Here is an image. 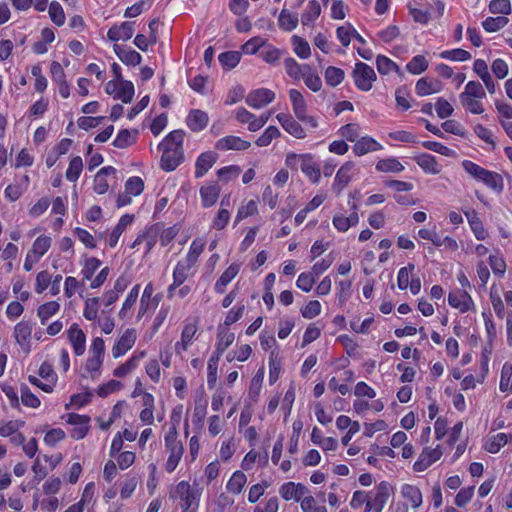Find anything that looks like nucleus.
Returning <instances> with one entry per match:
<instances>
[{
	"label": "nucleus",
	"instance_id": "1",
	"mask_svg": "<svg viewBox=\"0 0 512 512\" xmlns=\"http://www.w3.org/2000/svg\"><path fill=\"white\" fill-rule=\"evenodd\" d=\"M105 357V342L101 337H94L88 350V356L80 368L84 379L98 380L102 375Z\"/></svg>",
	"mask_w": 512,
	"mask_h": 512
},
{
	"label": "nucleus",
	"instance_id": "2",
	"mask_svg": "<svg viewBox=\"0 0 512 512\" xmlns=\"http://www.w3.org/2000/svg\"><path fill=\"white\" fill-rule=\"evenodd\" d=\"M486 98L485 90L478 81H469L464 91L459 94V102L465 112L482 115L485 112L483 100Z\"/></svg>",
	"mask_w": 512,
	"mask_h": 512
},
{
	"label": "nucleus",
	"instance_id": "3",
	"mask_svg": "<svg viewBox=\"0 0 512 512\" xmlns=\"http://www.w3.org/2000/svg\"><path fill=\"white\" fill-rule=\"evenodd\" d=\"M285 164L290 168H299L314 184L319 183L321 180L320 166L310 154H288L286 156Z\"/></svg>",
	"mask_w": 512,
	"mask_h": 512
},
{
	"label": "nucleus",
	"instance_id": "4",
	"mask_svg": "<svg viewBox=\"0 0 512 512\" xmlns=\"http://www.w3.org/2000/svg\"><path fill=\"white\" fill-rule=\"evenodd\" d=\"M52 237L47 234L39 235L28 250L23 268L25 271H31L41 258L49 251L52 246Z\"/></svg>",
	"mask_w": 512,
	"mask_h": 512
},
{
	"label": "nucleus",
	"instance_id": "5",
	"mask_svg": "<svg viewBox=\"0 0 512 512\" xmlns=\"http://www.w3.org/2000/svg\"><path fill=\"white\" fill-rule=\"evenodd\" d=\"M165 448L168 453V457L165 462V470L168 473H172L179 465L184 452V447L181 441L178 439V435L175 429L166 434Z\"/></svg>",
	"mask_w": 512,
	"mask_h": 512
},
{
	"label": "nucleus",
	"instance_id": "6",
	"mask_svg": "<svg viewBox=\"0 0 512 512\" xmlns=\"http://www.w3.org/2000/svg\"><path fill=\"white\" fill-rule=\"evenodd\" d=\"M393 492L392 486L382 481L372 490L368 491V505L364 512H382Z\"/></svg>",
	"mask_w": 512,
	"mask_h": 512
},
{
	"label": "nucleus",
	"instance_id": "7",
	"mask_svg": "<svg viewBox=\"0 0 512 512\" xmlns=\"http://www.w3.org/2000/svg\"><path fill=\"white\" fill-rule=\"evenodd\" d=\"M175 495L180 499L182 510L195 509L198 511L201 493L194 491L187 481H181L176 485Z\"/></svg>",
	"mask_w": 512,
	"mask_h": 512
},
{
	"label": "nucleus",
	"instance_id": "8",
	"mask_svg": "<svg viewBox=\"0 0 512 512\" xmlns=\"http://www.w3.org/2000/svg\"><path fill=\"white\" fill-rule=\"evenodd\" d=\"M360 172L359 167L351 161L344 163L337 171L333 184L332 191L339 196L343 190L348 186L350 181L355 178Z\"/></svg>",
	"mask_w": 512,
	"mask_h": 512
},
{
	"label": "nucleus",
	"instance_id": "9",
	"mask_svg": "<svg viewBox=\"0 0 512 512\" xmlns=\"http://www.w3.org/2000/svg\"><path fill=\"white\" fill-rule=\"evenodd\" d=\"M352 76L356 87L362 91H369L377 78L374 69L363 62L355 64Z\"/></svg>",
	"mask_w": 512,
	"mask_h": 512
},
{
	"label": "nucleus",
	"instance_id": "10",
	"mask_svg": "<svg viewBox=\"0 0 512 512\" xmlns=\"http://www.w3.org/2000/svg\"><path fill=\"white\" fill-rule=\"evenodd\" d=\"M137 340V331L134 328L125 329L116 339L111 348V354L114 359L124 356L132 349Z\"/></svg>",
	"mask_w": 512,
	"mask_h": 512
},
{
	"label": "nucleus",
	"instance_id": "11",
	"mask_svg": "<svg viewBox=\"0 0 512 512\" xmlns=\"http://www.w3.org/2000/svg\"><path fill=\"white\" fill-rule=\"evenodd\" d=\"M399 495L401 501L408 505L411 510L416 512L423 505V494L419 486L404 483L400 486Z\"/></svg>",
	"mask_w": 512,
	"mask_h": 512
},
{
	"label": "nucleus",
	"instance_id": "12",
	"mask_svg": "<svg viewBox=\"0 0 512 512\" xmlns=\"http://www.w3.org/2000/svg\"><path fill=\"white\" fill-rule=\"evenodd\" d=\"M442 455L443 451L440 445H437L435 448L425 447L414 462L413 470L418 473L426 471L434 463L440 460Z\"/></svg>",
	"mask_w": 512,
	"mask_h": 512
},
{
	"label": "nucleus",
	"instance_id": "13",
	"mask_svg": "<svg viewBox=\"0 0 512 512\" xmlns=\"http://www.w3.org/2000/svg\"><path fill=\"white\" fill-rule=\"evenodd\" d=\"M449 305L460 313L475 310V302L467 290L455 289L448 294Z\"/></svg>",
	"mask_w": 512,
	"mask_h": 512
},
{
	"label": "nucleus",
	"instance_id": "14",
	"mask_svg": "<svg viewBox=\"0 0 512 512\" xmlns=\"http://www.w3.org/2000/svg\"><path fill=\"white\" fill-rule=\"evenodd\" d=\"M33 325L29 321H20L14 326L13 337L20 349L25 353L31 352V337Z\"/></svg>",
	"mask_w": 512,
	"mask_h": 512
},
{
	"label": "nucleus",
	"instance_id": "15",
	"mask_svg": "<svg viewBox=\"0 0 512 512\" xmlns=\"http://www.w3.org/2000/svg\"><path fill=\"white\" fill-rule=\"evenodd\" d=\"M66 423L71 426L69 433L75 440L83 439L90 429V418L86 415L69 413L66 418Z\"/></svg>",
	"mask_w": 512,
	"mask_h": 512
},
{
	"label": "nucleus",
	"instance_id": "16",
	"mask_svg": "<svg viewBox=\"0 0 512 512\" xmlns=\"http://www.w3.org/2000/svg\"><path fill=\"white\" fill-rule=\"evenodd\" d=\"M309 489L299 482H285L279 487V495L285 501L299 502L307 496Z\"/></svg>",
	"mask_w": 512,
	"mask_h": 512
},
{
	"label": "nucleus",
	"instance_id": "17",
	"mask_svg": "<svg viewBox=\"0 0 512 512\" xmlns=\"http://www.w3.org/2000/svg\"><path fill=\"white\" fill-rule=\"evenodd\" d=\"M67 338L76 356H82L86 351V335L77 323L67 330Z\"/></svg>",
	"mask_w": 512,
	"mask_h": 512
},
{
	"label": "nucleus",
	"instance_id": "18",
	"mask_svg": "<svg viewBox=\"0 0 512 512\" xmlns=\"http://www.w3.org/2000/svg\"><path fill=\"white\" fill-rule=\"evenodd\" d=\"M509 442H512L511 433L499 432L496 434H488L483 439V449L488 453L496 454Z\"/></svg>",
	"mask_w": 512,
	"mask_h": 512
},
{
	"label": "nucleus",
	"instance_id": "19",
	"mask_svg": "<svg viewBox=\"0 0 512 512\" xmlns=\"http://www.w3.org/2000/svg\"><path fill=\"white\" fill-rule=\"evenodd\" d=\"M30 184V177L27 174L22 175L15 179V182L9 184L4 190V197L10 201L15 202L27 191Z\"/></svg>",
	"mask_w": 512,
	"mask_h": 512
},
{
	"label": "nucleus",
	"instance_id": "20",
	"mask_svg": "<svg viewBox=\"0 0 512 512\" xmlns=\"http://www.w3.org/2000/svg\"><path fill=\"white\" fill-rule=\"evenodd\" d=\"M289 97L293 104V109L296 116L300 120L304 121L306 125H310L313 127L317 126V122L315 121V119L313 117H307L306 115V105L302 94L295 89H291L289 91Z\"/></svg>",
	"mask_w": 512,
	"mask_h": 512
},
{
	"label": "nucleus",
	"instance_id": "21",
	"mask_svg": "<svg viewBox=\"0 0 512 512\" xmlns=\"http://www.w3.org/2000/svg\"><path fill=\"white\" fill-rule=\"evenodd\" d=\"M221 187L215 182H206L199 189L201 204L204 208H210L219 199Z\"/></svg>",
	"mask_w": 512,
	"mask_h": 512
},
{
	"label": "nucleus",
	"instance_id": "22",
	"mask_svg": "<svg viewBox=\"0 0 512 512\" xmlns=\"http://www.w3.org/2000/svg\"><path fill=\"white\" fill-rule=\"evenodd\" d=\"M197 331L198 325L196 322L185 323L181 332V338L175 343V352L177 354H181L192 345Z\"/></svg>",
	"mask_w": 512,
	"mask_h": 512
},
{
	"label": "nucleus",
	"instance_id": "23",
	"mask_svg": "<svg viewBox=\"0 0 512 512\" xmlns=\"http://www.w3.org/2000/svg\"><path fill=\"white\" fill-rule=\"evenodd\" d=\"M274 98L273 91L267 88H259L248 94L246 103L253 108H262L271 103Z\"/></svg>",
	"mask_w": 512,
	"mask_h": 512
},
{
	"label": "nucleus",
	"instance_id": "24",
	"mask_svg": "<svg viewBox=\"0 0 512 512\" xmlns=\"http://www.w3.org/2000/svg\"><path fill=\"white\" fill-rule=\"evenodd\" d=\"M146 351H135L123 364L116 367L113 375L122 378L133 372L140 364L141 360L145 358Z\"/></svg>",
	"mask_w": 512,
	"mask_h": 512
},
{
	"label": "nucleus",
	"instance_id": "25",
	"mask_svg": "<svg viewBox=\"0 0 512 512\" xmlns=\"http://www.w3.org/2000/svg\"><path fill=\"white\" fill-rule=\"evenodd\" d=\"M134 25L135 22L131 21L122 22L120 25H114L108 30L107 37L113 42L129 40L133 36Z\"/></svg>",
	"mask_w": 512,
	"mask_h": 512
},
{
	"label": "nucleus",
	"instance_id": "26",
	"mask_svg": "<svg viewBox=\"0 0 512 512\" xmlns=\"http://www.w3.org/2000/svg\"><path fill=\"white\" fill-rule=\"evenodd\" d=\"M241 269L240 263H232L230 264L225 271L220 275L218 280L214 284V291L218 294H222L225 292L228 284L232 282V280L239 274Z\"/></svg>",
	"mask_w": 512,
	"mask_h": 512
},
{
	"label": "nucleus",
	"instance_id": "27",
	"mask_svg": "<svg viewBox=\"0 0 512 512\" xmlns=\"http://www.w3.org/2000/svg\"><path fill=\"white\" fill-rule=\"evenodd\" d=\"M359 215L356 211L351 212L349 215L337 213L333 216V227L340 233L347 232L351 227L359 223Z\"/></svg>",
	"mask_w": 512,
	"mask_h": 512
},
{
	"label": "nucleus",
	"instance_id": "28",
	"mask_svg": "<svg viewBox=\"0 0 512 512\" xmlns=\"http://www.w3.org/2000/svg\"><path fill=\"white\" fill-rule=\"evenodd\" d=\"M116 169L112 166L101 168L94 177L93 189L97 194H104L109 189V177H114Z\"/></svg>",
	"mask_w": 512,
	"mask_h": 512
},
{
	"label": "nucleus",
	"instance_id": "29",
	"mask_svg": "<svg viewBox=\"0 0 512 512\" xmlns=\"http://www.w3.org/2000/svg\"><path fill=\"white\" fill-rule=\"evenodd\" d=\"M140 292V284L134 285L125 297L118 316L122 320H129L132 317V308L134 307Z\"/></svg>",
	"mask_w": 512,
	"mask_h": 512
},
{
	"label": "nucleus",
	"instance_id": "30",
	"mask_svg": "<svg viewBox=\"0 0 512 512\" xmlns=\"http://www.w3.org/2000/svg\"><path fill=\"white\" fill-rule=\"evenodd\" d=\"M235 340V334L223 325L218 326L217 341L214 354L221 356Z\"/></svg>",
	"mask_w": 512,
	"mask_h": 512
},
{
	"label": "nucleus",
	"instance_id": "31",
	"mask_svg": "<svg viewBox=\"0 0 512 512\" xmlns=\"http://www.w3.org/2000/svg\"><path fill=\"white\" fill-rule=\"evenodd\" d=\"M134 221V215L132 214H124L120 217L118 223L113 228L111 233L107 238V243L109 247L114 248L123 232L126 230L128 226H130Z\"/></svg>",
	"mask_w": 512,
	"mask_h": 512
},
{
	"label": "nucleus",
	"instance_id": "32",
	"mask_svg": "<svg viewBox=\"0 0 512 512\" xmlns=\"http://www.w3.org/2000/svg\"><path fill=\"white\" fill-rule=\"evenodd\" d=\"M184 139L183 130H171L158 145L159 150H176L182 151V143Z\"/></svg>",
	"mask_w": 512,
	"mask_h": 512
},
{
	"label": "nucleus",
	"instance_id": "33",
	"mask_svg": "<svg viewBox=\"0 0 512 512\" xmlns=\"http://www.w3.org/2000/svg\"><path fill=\"white\" fill-rule=\"evenodd\" d=\"M228 205L229 201L226 202L225 199H222L220 208L210 224L211 229L221 231L227 227L231 218V213L227 208Z\"/></svg>",
	"mask_w": 512,
	"mask_h": 512
},
{
	"label": "nucleus",
	"instance_id": "34",
	"mask_svg": "<svg viewBox=\"0 0 512 512\" xmlns=\"http://www.w3.org/2000/svg\"><path fill=\"white\" fill-rule=\"evenodd\" d=\"M217 156L213 152H204L199 155L195 163V177H203L215 164Z\"/></svg>",
	"mask_w": 512,
	"mask_h": 512
},
{
	"label": "nucleus",
	"instance_id": "35",
	"mask_svg": "<svg viewBox=\"0 0 512 512\" xmlns=\"http://www.w3.org/2000/svg\"><path fill=\"white\" fill-rule=\"evenodd\" d=\"M250 146V142L237 136H226L219 139L216 148L219 150H245Z\"/></svg>",
	"mask_w": 512,
	"mask_h": 512
},
{
	"label": "nucleus",
	"instance_id": "36",
	"mask_svg": "<svg viewBox=\"0 0 512 512\" xmlns=\"http://www.w3.org/2000/svg\"><path fill=\"white\" fill-rule=\"evenodd\" d=\"M162 152L161 155V168L165 171H173L182 160V151H176L173 149L170 150H160Z\"/></svg>",
	"mask_w": 512,
	"mask_h": 512
},
{
	"label": "nucleus",
	"instance_id": "37",
	"mask_svg": "<svg viewBox=\"0 0 512 512\" xmlns=\"http://www.w3.org/2000/svg\"><path fill=\"white\" fill-rule=\"evenodd\" d=\"M60 303L56 300L47 301L37 308V316L42 325H45L60 311Z\"/></svg>",
	"mask_w": 512,
	"mask_h": 512
},
{
	"label": "nucleus",
	"instance_id": "38",
	"mask_svg": "<svg viewBox=\"0 0 512 512\" xmlns=\"http://www.w3.org/2000/svg\"><path fill=\"white\" fill-rule=\"evenodd\" d=\"M205 245H206V242L204 239H202V238L194 239L189 246L187 254L181 260H183L195 267L199 260V257L204 252Z\"/></svg>",
	"mask_w": 512,
	"mask_h": 512
},
{
	"label": "nucleus",
	"instance_id": "39",
	"mask_svg": "<svg viewBox=\"0 0 512 512\" xmlns=\"http://www.w3.org/2000/svg\"><path fill=\"white\" fill-rule=\"evenodd\" d=\"M247 483V477L244 472L237 470L232 473L226 483V491L233 495H239Z\"/></svg>",
	"mask_w": 512,
	"mask_h": 512
},
{
	"label": "nucleus",
	"instance_id": "40",
	"mask_svg": "<svg viewBox=\"0 0 512 512\" xmlns=\"http://www.w3.org/2000/svg\"><path fill=\"white\" fill-rule=\"evenodd\" d=\"M465 216L475 237L478 240H485L488 236V233L484 228L480 218L478 217L477 212L475 210H469L465 212Z\"/></svg>",
	"mask_w": 512,
	"mask_h": 512
},
{
	"label": "nucleus",
	"instance_id": "41",
	"mask_svg": "<svg viewBox=\"0 0 512 512\" xmlns=\"http://www.w3.org/2000/svg\"><path fill=\"white\" fill-rule=\"evenodd\" d=\"M258 213V203L255 200H243L238 207L234 224H239L242 220Z\"/></svg>",
	"mask_w": 512,
	"mask_h": 512
},
{
	"label": "nucleus",
	"instance_id": "42",
	"mask_svg": "<svg viewBox=\"0 0 512 512\" xmlns=\"http://www.w3.org/2000/svg\"><path fill=\"white\" fill-rule=\"evenodd\" d=\"M114 51L118 58L126 65L136 66L142 61V56L135 50H126L120 45H114Z\"/></svg>",
	"mask_w": 512,
	"mask_h": 512
},
{
	"label": "nucleus",
	"instance_id": "43",
	"mask_svg": "<svg viewBox=\"0 0 512 512\" xmlns=\"http://www.w3.org/2000/svg\"><path fill=\"white\" fill-rule=\"evenodd\" d=\"M193 274L194 266L183 260H179L173 268L172 279L184 284L187 279L193 276Z\"/></svg>",
	"mask_w": 512,
	"mask_h": 512
},
{
	"label": "nucleus",
	"instance_id": "44",
	"mask_svg": "<svg viewBox=\"0 0 512 512\" xmlns=\"http://www.w3.org/2000/svg\"><path fill=\"white\" fill-rule=\"evenodd\" d=\"M284 67L286 73L295 80H300L303 75L309 71L310 65L308 64H299L293 58H287L284 61Z\"/></svg>",
	"mask_w": 512,
	"mask_h": 512
},
{
	"label": "nucleus",
	"instance_id": "45",
	"mask_svg": "<svg viewBox=\"0 0 512 512\" xmlns=\"http://www.w3.org/2000/svg\"><path fill=\"white\" fill-rule=\"evenodd\" d=\"M252 352V347L249 344L237 345L233 350L226 354V360L229 363L234 361L245 362L250 358Z\"/></svg>",
	"mask_w": 512,
	"mask_h": 512
},
{
	"label": "nucleus",
	"instance_id": "46",
	"mask_svg": "<svg viewBox=\"0 0 512 512\" xmlns=\"http://www.w3.org/2000/svg\"><path fill=\"white\" fill-rule=\"evenodd\" d=\"M440 89L441 85L437 80H428L427 78H420L415 86V91L419 96L437 93Z\"/></svg>",
	"mask_w": 512,
	"mask_h": 512
},
{
	"label": "nucleus",
	"instance_id": "47",
	"mask_svg": "<svg viewBox=\"0 0 512 512\" xmlns=\"http://www.w3.org/2000/svg\"><path fill=\"white\" fill-rule=\"evenodd\" d=\"M499 390L507 395L512 394V363L505 362L501 369Z\"/></svg>",
	"mask_w": 512,
	"mask_h": 512
},
{
	"label": "nucleus",
	"instance_id": "48",
	"mask_svg": "<svg viewBox=\"0 0 512 512\" xmlns=\"http://www.w3.org/2000/svg\"><path fill=\"white\" fill-rule=\"evenodd\" d=\"M380 145L371 137H362L354 144L353 151L356 155L362 156L369 152L377 151Z\"/></svg>",
	"mask_w": 512,
	"mask_h": 512
},
{
	"label": "nucleus",
	"instance_id": "49",
	"mask_svg": "<svg viewBox=\"0 0 512 512\" xmlns=\"http://www.w3.org/2000/svg\"><path fill=\"white\" fill-rule=\"evenodd\" d=\"M321 13V6L317 0L309 1L301 22L304 26H312Z\"/></svg>",
	"mask_w": 512,
	"mask_h": 512
},
{
	"label": "nucleus",
	"instance_id": "50",
	"mask_svg": "<svg viewBox=\"0 0 512 512\" xmlns=\"http://www.w3.org/2000/svg\"><path fill=\"white\" fill-rule=\"evenodd\" d=\"M100 299L90 297L84 301L83 317L88 321H96L99 318Z\"/></svg>",
	"mask_w": 512,
	"mask_h": 512
},
{
	"label": "nucleus",
	"instance_id": "51",
	"mask_svg": "<svg viewBox=\"0 0 512 512\" xmlns=\"http://www.w3.org/2000/svg\"><path fill=\"white\" fill-rule=\"evenodd\" d=\"M208 122V114L199 109L191 110L186 118V124L190 128H205L208 125Z\"/></svg>",
	"mask_w": 512,
	"mask_h": 512
},
{
	"label": "nucleus",
	"instance_id": "52",
	"mask_svg": "<svg viewBox=\"0 0 512 512\" xmlns=\"http://www.w3.org/2000/svg\"><path fill=\"white\" fill-rule=\"evenodd\" d=\"M102 262L96 257H86L82 262L80 274L83 281H90L95 272L100 268Z\"/></svg>",
	"mask_w": 512,
	"mask_h": 512
},
{
	"label": "nucleus",
	"instance_id": "53",
	"mask_svg": "<svg viewBox=\"0 0 512 512\" xmlns=\"http://www.w3.org/2000/svg\"><path fill=\"white\" fill-rule=\"evenodd\" d=\"M489 298L494 312L500 319H503L505 316V306L501 298V289L495 284L490 288Z\"/></svg>",
	"mask_w": 512,
	"mask_h": 512
},
{
	"label": "nucleus",
	"instance_id": "54",
	"mask_svg": "<svg viewBox=\"0 0 512 512\" xmlns=\"http://www.w3.org/2000/svg\"><path fill=\"white\" fill-rule=\"evenodd\" d=\"M299 19L296 13H291L287 9H282L278 18V25L284 31H292L298 25Z\"/></svg>",
	"mask_w": 512,
	"mask_h": 512
},
{
	"label": "nucleus",
	"instance_id": "55",
	"mask_svg": "<svg viewBox=\"0 0 512 512\" xmlns=\"http://www.w3.org/2000/svg\"><path fill=\"white\" fill-rule=\"evenodd\" d=\"M134 93L135 89L131 81L120 80L114 99L121 100L123 103H130L134 97Z\"/></svg>",
	"mask_w": 512,
	"mask_h": 512
},
{
	"label": "nucleus",
	"instance_id": "56",
	"mask_svg": "<svg viewBox=\"0 0 512 512\" xmlns=\"http://www.w3.org/2000/svg\"><path fill=\"white\" fill-rule=\"evenodd\" d=\"M139 483V477L136 475L127 474L120 484V496L122 499L130 498L135 492Z\"/></svg>",
	"mask_w": 512,
	"mask_h": 512
},
{
	"label": "nucleus",
	"instance_id": "57",
	"mask_svg": "<svg viewBox=\"0 0 512 512\" xmlns=\"http://www.w3.org/2000/svg\"><path fill=\"white\" fill-rule=\"evenodd\" d=\"M416 162L426 173L438 174L441 171L435 157L430 154L419 155L416 157Z\"/></svg>",
	"mask_w": 512,
	"mask_h": 512
},
{
	"label": "nucleus",
	"instance_id": "58",
	"mask_svg": "<svg viewBox=\"0 0 512 512\" xmlns=\"http://www.w3.org/2000/svg\"><path fill=\"white\" fill-rule=\"evenodd\" d=\"M282 369L281 359L277 350H273L269 356V383L273 385L280 376Z\"/></svg>",
	"mask_w": 512,
	"mask_h": 512
},
{
	"label": "nucleus",
	"instance_id": "59",
	"mask_svg": "<svg viewBox=\"0 0 512 512\" xmlns=\"http://www.w3.org/2000/svg\"><path fill=\"white\" fill-rule=\"evenodd\" d=\"M376 170L382 173H400L404 166L396 158H386L377 162Z\"/></svg>",
	"mask_w": 512,
	"mask_h": 512
},
{
	"label": "nucleus",
	"instance_id": "60",
	"mask_svg": "<svg viewBox=\"0 0 512 512\" xmlns=\"http://www.w3.org/2000/svg\"><path fill=\"white\" fill-rule=\"evenodd\" d=\"M479 182H482L496 192H501L503 189V178L500 174L493 171L486 170Z\"/></svg>",
	"mask_w": 512,
	"mask_h": 512
},
{
	"label": "nucleus",
	"instance_id": "61",
	"mask_svg": "<svg viewBox=\"0 0 512 512\" xmlns=\"http://www.w3.org/2000/svg\"><path fill=\"white\" fill-rule=\"evenodd\" d=\"M137 135V130H120L113 145L117 148H126L136 141Z\"/></svg>",
	"mask_w": 512,
	"mask_h": 512
},
{
	"label": "nucleus",
	"instance_id": "62",
	"mask_svg": "<svg viewBox=\"0 0 512 512\" xmlns=\"http://www.w3.org/2000/svg\"><path fill=\"white\" fill-rule=\"evenodd\" d=\"M83 170V161L82 158L79 156L73 157L68 165V168L66 170V179L70 182H76Z\"/></svg>",
	"mask_w": 512,
	"mask_h": 512
},
{
	"label": "nucleus",
	"instance_id": "63",
	"mask_svg": "<svg viewBox=\"0 0 512 512\" xmlns=\"http://www.w3.org/2000/svg\"><path fill=\"white\" fill-rule=\"evenodd\" d=\"M159 301L145 299L140 297L139 306L137 310V320L140 321L144 317L151 316L159 305Z\"/></svg>",
	"mask_w": 512,
	"mask_h": 512
},
{
	"label": "nucleus",
	"instance_id": "64",
	"mask_svg": "<svg viewBox=\"0 0 512 512\" xmlns=\"http://www.w3.org/2000/svg\"><path fill=\"white\" fill-rule=\"evenodd\" d=\"M300 508L302 512H328L326 506L320 504L310 492L301 501Z\"/></svg>",
	"mask_w": 512,
	"mask_h": 512
}]
</instances>
